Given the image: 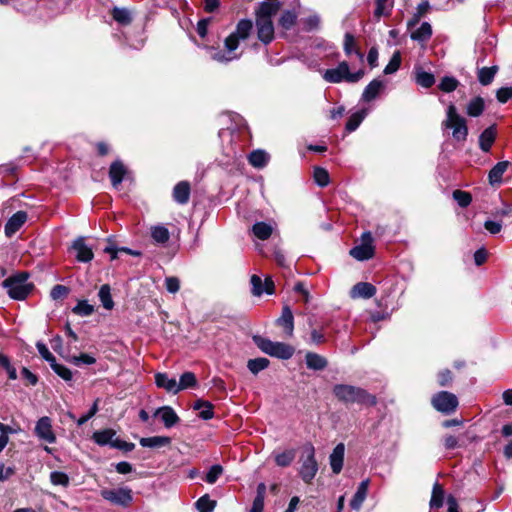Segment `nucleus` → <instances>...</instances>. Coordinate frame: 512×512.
I'll return each mask as SVG.
<instances>
[{
  "label": "nucleus",
  "mask_w": 512,
  "mask_h": 512,
  "mask_svg": "<svg viewBox=\"0 0 512 512\" xmlns=\"http://www.w3.org/2000/svg\"><path fill=\"white\" fill-rule=\"evenodd\" d=\"M254 34H230L224 41V50H217L214 47H209L208 52L211 59L218 62H228L237 57L235 50L239 45L240 40H246ZM257 38L265 45L269 44L274 39V34H256Z\"/></svg>",
  "instance_id": "nucleus-1"
},
{
  "label": "nucleus",
  "mask_w": 512,
  "mask_h": 512,
  "mask_svg": "<svg viewBox=\"0 0 512 512\" xmlns=\"http://www.w3.org/2000/svg\"><path fill=\"white\" fill-rule=\"evenodd\" d=\"M334 396L345 404H359L366 406H375L377 404L376 396L370 394L367 390L348 384H337L333 387Z\"/></svg>",
  "instance_id": "nucleus-2"
},
{
  "label": "nucleus",
  "mask_w": 512,
  "mask_h": 512,
  "mask_svg": "<svg viewBox=\"0 0 512 512\" xmlns=\"http://www.w3.org/2000/svg\"><path fill=\"white\" fill-rule=\"evenodd\" d=\"M441 125L443 129L452 131V137L457 142L466 141L468 136L467 120L458 113L453 103L447 106L446 118Z\"/></svg>",
  "instance_id": "nucleus-3"
},
{
  "label": "nucleus",
  "mask_w": 512,
  "mask_h": 512,
  "mask_svg": "<svg viewBox=\"0 0 512 512\" xmlns=\"http://www.w3.org/2000/svg\"><path fill=\"white\" fill-rule=\"evenodd\" d=\"M281 8V2H259L254 9L257 32H274L273 17Z\"/></svg>",
  "instance_id": "nucleus-4"
},
{
  "label": "nucleus",
  "mask_w": 512,
  "mask_h": 512,
  "mask_svg": "<svg viewBox=\"0 0 512 512\" xmlns=\"http://www.w3.org/2000/svg\"><path fill=\"white\" fill-rule=\"evenodd\" d=\"M28 278L27 272H20L3 281V287L7 290L10 298L24 300L31 293L33 284L28 282Z\"/></svg>",
  "instance_id": "nucleus-5"
},
{
  "label": "nucleus",
  "mask_w": 512,
  "mask_h": 512,
  "mask_svg": "<svg viewBox=\"0 0 512 512\" xmlns=\"http://www.w3.org/2000/svg\"><path fill=\"white\" fill-rule=\"evenodd\" d=\"M300 463L301 466L299 468V476L306 484H310L318 472V463L315 458V448L311 443H306L302 447Z\"/></svg>",
  "instance_id": "nucleus-6"
},
{
  "label": "nucleus",
  "mask_w": 512,
  "mask_h": 512,
  "mask_svg": "<svg viewBox=\"0 0 512 512\" xmlns=\"http://www.w3.org/2000/svg\"><path fill=\"white\" fill-rule=\"evenodd\" d=\"M364 75L363 70H358L357 72L351 73L349 71V65L347 62L343 61L338 64L336 68L327 69L323 75L324 79L330 83H339L343 80L355 83L358 82Z\"/></svg>",
  "instance_id": "nucleus-7"
},
{
  "label": "nucleus",
  "mask_w": 512,
  "mask_h": 512,
  "mask_svg": "<svg viewBox=\"0 0 512 512\" xmlns=\"http://www.w3.org/2000/svg\"><path fill=\"white\" fill-rule=\"evenodd\" d=\"M115 435V430L104 429L95 431L92 435V439L99 446L109 445L112 448L123 450L125 452H130L135 448L134 443L115 438Z\"/></svg>",
  "instance_id": "nucleus-8"
},
{
  "label": "nucleus",
  "mask_w": 512,
  "mask_h": 512,
  "mask_svg": "<svg viewBox=\"0 0 512 512\" xmlns=\"http://www.w3.org/2000/svg\"><path fill=\"white\" fill-rule=\"evenodd\" d=\"M255 343L264 353L280 359H289L294 354V348L282 342H273L262 337H255Z\"/></svg>",
  "instance_id": "nucleus-9"
},
{
  "label": "nucleus",
  "mask_w": 512,
  "mask_h": 512,
  "mask_svg": "<svg viewBox=\"0 0 512 512\" xmlns=\"http://www.w3.org/2000/svg\"><path fill=\"white\" fill-rule=\"evenodd\" d=\"M432 406L443 414H451L458 407L457 397L448 391L436 393L431 400Z\"/></svg>",
  "instance_id": "nucleus-10"
},
{
  "label": "nucleus",
  "mask_w": 512,
  "mask_h": 512,
  "mask_svg": "<svg viewBox=\"0 0 512 512\" xmlns=\"http://www.w3.org/2000/svg\"><path fill=\"white\" fill-rule=\"evenodd\" d=\"M103 499L122 507H127L133 500L132 490L128 487L117 489H103L100 491Z\"/></svg>",
  "instance_id": "nucleus-11"
},
{
  "label": "nucleus",
  "mask_w": 512,
  "mask_h": 512,
  "mask_svg": "<svg viewBox=\"0 0 512 512\" xmlns=\"http://www.w3.org/2000/svg\"><path fill=\"white\" fill-rule=\"evenodd\" d=\"M350 255L359 261H365L373 257V237L370 232H365L362 235V243L353 247L350 250Z\"/></svg>",
  "instance_id": "nucleus-12"
},
{
  "label": "nucleus",
  "mask_w": 512,
  "mask_h": 512,
  "mask_svg": "<svg viewBox=\"0 0 512 512\" xmlns=\"http://www.w3.org/2000/svg\"><path fill=\"white\" fill-rule=\"evenodd\" d=\"M34 433L39 440L54 444L56 435L52 427V420L48 416H43L36 422Z\"/></svg>",
  "instance_id": "nucleus-13"
},
{
  "label": "nucleus",
  "mask_w": 512,
  "mask_h": 512,
  "mask_svg": "<svg viewBox=\"0 0 512 512\" xmlns=\"http://www.w3.org/2000/svg\"><path fill=\"white\" fill-rule=\"evenodd\" d=\"M70 251L74 254L78 262L87 263L94 257L93 250L86 244L84 237L75 239L70 247Z\"/></svg>",
  "instance_id": "nucleus-14"
},
{
  "label": "nucleus",
  "mask_w": 512,
  "mask_h": 512,
  "mask_svg": "<svg viewBox=\"0 0 512 512\" xmlns=\"http://www.w3.org/2000/svg\"><path fill=\"white\" fill-rule=\"evenodd\" d=\"M300 7V1L294 0L293 1V8L292 9H285L281 12L279 18H278V25L283 30H291L298 18V11L296 8Z\"/></svg>",
  "instance_id": "nucleus-15"
},
{
  "label": "nucleus",
  "mask_w": 512,
  "mask_h": 512,
  "mask_svg": "<svg viewBox=\"0 0 512 512\" xmlns=\"http://www.w3.org/2000/svg\"><path fill=\"white\" fill-rule=\"evenodd\" d=\"M154 416H159L166 428H171L180 421V418L170 406L159 407L154 412Z\"/></svg>",
  "instance_id": "nucleus-16"
},
{
  "label": "nucleus",
  "mask_w": 512,
  "mask_h": 512,
  "mask_svg": "<svg viewBox=\"0 0 512 512\" xmlns=\"http://www.w3.org/2000/svg\"><path fill=\"white\" fill-rule=\"evenodd\" d=\"M375 294L376 287L368 282H359L355 284L350 291V297L353 299H369L372 298Z\"/></svg>",
  "instance_id": "nucleus-17"
},
{
  "label": "nucleus",
  "mask_w": 512,
  "mask_h": 512,
  "mask_svg": "<svg viewBox=\"0 0 512 512\" xmlns=\"http://www.w3.org/2000/svg\"><path fill=\"white\" fill-rule=\"evenodd\" d=\"M345 446L339 443L329 456V463L334 474H339L343 468Z\"/></svg>",
  "instance_id": "nucleus-18"
},
{
  "label": "nucleus",
  "mask_w": 512,
  "mask_h": 512,
  "mask_svg": "<svg viewBox=\"0 0 512 512\" xmlns=\"http://www.w3.org/2000/svg\"><path fill=\"white\" fill-rule=\"evenodd\" d=\"M27 213L25 211H18L13 214L5 224V233L7 236L15 234L26 222Z\"/></svg>",
  "instance_id": "nucleus-19"
},
{
  "label": "nucleus",
  "mask_w": 512,
  "mask_h": 512,
  "mask_svg": "<svg viewBox=\"0 0 512 512\" xmlns=\"http://www.w3.org/2000/svg\"><path fill=\"white\" fill-rule=\"evenodd\" d=\"M496 136L497 130L495 125L486 128L479 136L478 142L480 149L485 153L489 152L496 140Z\"/></svg>",
  "instance_id": "nucleus-20"
},
{
  "label": "nucleus",
  "mask_w": 512,
  "mask_h": 512,
  "mask_svg": "<svg viewBox=\"0 0 512 512\" xmlns=\"http://www.w3.org/2000/svg\"><path fill=\"white\" fill-rule=\"evenodd\" d=\"M191 187L189 182L181 181L177 183L173 189V199L181 205L188 203L190 198Z\"/></svg>",
  "instance_id": "nucleus-21"
},
{
  "label": "nucleus",
  "mask_w": 512,
  "mask_h": 512,
  "mask_svg": "<svg viewBox=\"0 0 512 512\" xmlns=\"http://www.w3.org/2000/svg\"><path fill=\"white\" fill-rule=\"evenodd\" d=\"M277 324L285 329L288 337L293 336L294 331V317L291 309L288 306H284L282 314L277 320Z\"/></svg>",
  "instance_id": "nucleus-22"
},
{
  "label": "nucleus",
  "mask_w": 512,
  "mask_h": 512,
  "mask_svg": "<svg viewBox=\"0 0 512 512\" xmlns=\"http://www.w3.org/2000/svg\"><path fill=\"white\" fill-rule=\"evenodd\" d=\"M155 384L159 388H163L169 393L177 394V381L175 378H169L166 373L155 374Z\"/></svg>",
  "instance_id": "nucleus-23"
},
{
  "label": "nucleus",
  "mask_w": 512,
  "mask_h": 512,
  "mask_svg": "<svg viewBox=\"0 0 512 512\" xmlns=\"http://www.w3.org/2000/svg\"><path fill=\"white\" fill-rule=\"evenodd\" d=\"M508 166V161H501L492 167L488 173V180L490 185L494 186L502 183L503 175L506 172Z\"/></svg>",
  "instance_id": "nucleus-24"
},
{
  "label": "nucleus",
  "mask_w": 512,
  "mask_h": 512,
  "mask_svg": "<svg viewBox=\"0 0 512 512\" xmlns=\"http://www.w3.org/2000/svg\"><path fill=\"white\" fill-rule=\"evenodd\" d=\"M126 174V168L121 161H114L109 169V177L113 187L117 188Z\"/></svg>",
  "instance_id": "nucleus-25"
},
{
  "label": "nucleus",
  "mask_w": 512,
  "mask_h": 512,
  "mask_svg": "<svg viewBox=\"0 0 512 512\" xmlns=\"http://www.w3.org/2000/svg\"><path fill=\"white\" fill-rule=\"evenodd\" d=\"M368 488H369V480L368 479L363 480L359 484L356 493L354 494L352 500L350 501V506L352 509L358 510L362 506L364 500L367 497Z\"/></svg>",
  "instance_id": "nucleus-26"
},
{
  "label": "nucleus",
  "mask_w": 512,
  "mask_h": 512,
  "mask_svg": "<svg viewBox=\"0 0 512 512\" xmlns=\"http://www.w3.org/2000/svg\"><path fill=\"white\" fill-rule=\"evenodd\" d=\"M269 154L264 150H254L248 156V161L251 166L257 169L264 168L269 161Z\"/></svg>",
  "instance_id": "nucleus-27"
},
{
  "label": "nucleus",
  "mask_w": 512,
  "mask_h": 512,
  "mask_svg": "<svg viewBox=\"0 0 512 512\" xmlns=\"http://www.w3.org/2000/svg\"><path fill=\"white\" fill-rule=\"evenodd\" d=\"M139 443L142 447L160 448L169 445L171 438L167 436L143 437L140 439Z\"/></svg>",
  "instance_id": "nucleus-28"
},
{
  "label": "nucleus",
  "mask_w": 512,
  "mask_h": 512,
  "mask_svg": "<svg viewBox=\"0 0 512 512\" xmlns=\"http://www.w3.org/2000/svg\"><path fill=\"white\" fill-rule=\"evenodd\" d=\"M112 18L122 26L129 25L133 20V12L127 8L114 7L111 11Z\"/></svg>",
  "instance_id": "nucleus-29"
},
{
  "label": "nucleus",
  "mask_w": 512,
  "mask_h": 512,
  "mask_svg": "<svg viewBox=\"0 0 512 512\" xmlns=\"http://www.w3.org/2000/svg\"><path fill=\"white\" fill-rule=\"evenodd\" d=\"M305 361L307 367L312 370H323L328 364L325 357L314 352H308L305 356Z\"/></svg>",
  "instance_id": "nucleus-30"
},
{
  "label": "nucleus",
  "mask_w": 512,
  "mask_h": 512,
  "mask_svg": "<svg viewBox=\"0 0 512 512\" xmlns=\"http://www.w3.org/2000/svg\"><path fill=\"white\" fill-rule=\"evenodd\" d=\"M484 110L485 102L480 96L472 98L466 106V114L470 117H479Z\"/></svg>",
  "instance_id": "nucleus-31"
},
{
  "label": "nucleus",
  "mask_w": 512,
  "mask_h": 512,
  "mask_svg": "<svg viewBox=\"0 0 512 512\" xmlns=\"http://www.w3.org/2000/svg\"><path fill=\"white\" fill-rule=\"evenodd\" d=\"M253 235L260 240H267L273 233L274 227L266 222H256L252 226Z\"/></svg>",
  "instance_id": "nucleus-32"
},
{
  "label": "nucleus",
  "mask_w": 512,
  "mask_h": 512,
  "mask_svg": "<svg viewBox=\"0 0 512 512\" xmlns=\"http://www.w3.org/2000/svg\"><path fill=\"white\" fill-rule=\"evenodd\" d=\"M382 88H383V82L381 80L374 79L364 89V92L362 94L363 100L369 102V101L375 99L378 96V94L380 93V91L382 90Z\"/></svg>",
  "instance_id": "nucleus-33"
},
{
  "label": "nucleus",
  "mask_w": 512,
  "mask_h": 512,
  "mask_svg": "<svg viewBox=\"0 0 512 512\" xmlns=\"http://www.w3.org/2000/svg\"><path fill=\"white\" fill-rule=\"evenodd\" d=\"M344 51L347 56H351L353 53L357 56L360 62H363L364 55L359 51L356 46V41L353 34H346L344 39Z\"/></svg>",
  "instance_id": "nucleus-34"
},
{
  "label": "nucleus",
  "mask_w": 512,
  "mask_h": 512,
  "mask_svg": "<svg viewBox=\"0 0 512 512\" xmlns=\"http://www.w3.org/2000/svg\"><path fill=\"white\" fill-rule=\"evenodd\" d=\"M151 237L158 244H165L170 238V232L164 225H155L151 229Z\"/></svg>",
  "instance_id": "nucleus-35"
},
{
  "label": "nucleus",
  "mask_w": 512,
  "mask_h": 512,
  "mask_svg": "<svg viewBox=\"0 0 512 512\" xmlns=\"http://www.w3.org/2000/svg\"><path fill=\"white\" fill-rule=\"evenodd\" d=\"M198 385V381L196 378V375L193 372H184L179 379V382L177 383V389L178 393L181 390L189 389V388H195Z\"/></svg>",
  "instance_id": "nucleus-36"
},
{
  "label": "nucleus",
  "mask_w": 512,
  "mask_h": 512,
  "mask_svg": "<svg viewBox=\"0 0 512 512\" xmlns=\"http://www.w3.org/2000/svg\"><path fill=\"white\" fill-rule=\"evenodd\" d=\"M98 297L102 303V306L107 309L111 310L114 307V301L111 296V289L108 284H104L100 287L98 292Z\"/></svg>",
  "instance_id": "nucleus-37"
},
{
  "label": "nucleus",
  "mask_w": 512,
  "mask_h": 512,
  "mask_svg": "<svg viewBox=\"0 0 512 512\" xmlns=\"http://www.w3.org/2000/svg\"><path fill=\"white\" fill-rule=\"evenodd\" d=\"M193 408L200 410L199 416L204 420H210L214 417L213 405L208 401L198 400L195 402Z\"/></svg>",
  "instance_id": "nucleus-38"
},
{
  "label": "nucleus",
  "mask_w": 512,
  "mask_h": 512,
  "mask_svg": "<svg viewBox=\"0 0 512 512\" xmlns=\"http://www.w3.org/2000/svg\"><path fill=\"white\" fill-rule=\"evenodd\" d=\"M216 501L210 499L208 494L201 496L195 503L198 512H213L216 507Z\"/></svg>",
  "instance_id": "nucleus-39"
},
{
  "label": "nucleus",
  "mask_w": 512,
  "mask_h": 512,
  "mask_svg": "<svg viewBox=\"0 0 512 512\" xmlns=\"http://www.w3.org/2000/svg\"><path fill=\"white\" fill-rule=\"evenodd\" d=\"M497 73V67H483L478 71V80L482 85H489Z\"/></svg>",
  "instance_id": "nucleus-40"
},
{
  "label": "nucleus",
  "mask_w": 512,
  "mask_h": 512,
  "mask_svg": "<svg viewBox=\"0 0 512 512\" xmlns=\"http://www.w3.org/2000/svg\"><path fill=\"white\" fill-rule=\"evenodd\" d=\"M416 83L424 88H430L435 83V77L432 73L419 69L416 71Z\"/></svg>",
  "instance_id": "nucleus-41"
},
{
  "label": "nucleus",
  "mask_w": 512,
  "mask_h": 512,
  "mask_svg": "<svg viewBox=\"0 0 512 512\" xmlns=\"http://www.w3.org/2000/svg\"><path fill=\"white\" fill-rule=\"evenodd\" d=\"M444 490L439 483H435L432 490V496L430 500L431 508H440L443 505Z\"/></svg>",
  "instance_id": "nucleus-42"
},
{
  "label": "nucleus",
  "mask_w": 512,
  "mask_h": 512,
  "mask_svg": "<svg viewBox=\"0 0 512 512\" xmlns=\"http://www.w3.org/2000/svg\"><path fill=\"white\" fill-rule=\"evenodd\" d=\"M269 365V360L264 357H259L255 359H250L247 363V367L251 373L254 375L258 374L260 371L266 369Z\"/></svg>",
  "instance_id": "nucleus-43"
},
{
  "label": "nucleus",
  "mask_w": 512,
  "mask_h": 512,
  "mask_svg": "<svg viewBox=\"0 0 512 512\" xmlns=\"http://www.w3.org/2000/svg\"><path fill=\"white\" fill-rule=\"evenodd\" d=\"M393 7L392 0H376L374 16L380 18L390 13Z\"/></svg>",
  "instance_id": "nucleus-44"
},
{
  "label": "nucleus",
  "mask_w": 512,
  "mask_h": 512,
  "mask_svg": "<svg viewBox=\"0 0 512 512\" xmlns=\"http://www.w3.org/2000/svg\"><path fill=\"white\" fill-rule=\"evenodd\" d=\"M295 458V451L293 449L283 451L275 455V462L280 467L289 466Z\"/></svg>",
  "instance_id": "nucleus-45"
},
{
  "label": "nucleus",
  "mask_w": 512,
  "mask_h": 512,
  "mask_svg": "<svg viewBox=\"0 0 512 512\" xmlns=\"http://www.w3.org/2000/svg\"><path fill=\"white\" fill-rule=\"evenodd\" d=\"M365 116L366 112L364 110L352 114L346 123V130L348 132L355 131L364 120Z\"/></svg>",
  "instance_id": "nucleus-46"
},
{
  "label": "nucleus",
  "mask_w": 512,
  "mask_h": 512,
  "mask_svg": "<svg viewBox=\"0 0 512 512\" xmlns=\"http://www.w3.org/2000/svg\"><path fill=\"white\" fill-rule=\"evenodd\" d=\"M72 312L78 316H90L94 312V306L89 304L86 300H80L73 307Z\"/></svg>",
  "instance_id": "nucleus-47"
},
{
  "label": "nucleus",
  "mask_w": 512,
  "mask_h": 512,
  "mask_svg": "<svg viewBox=\"0 0 512 512\" xmlns=\"http://www.w3.org/2000/svg\"><path fill=\"white\" fill-rule=\"evenodd\" d=\"M313 177L315 182L321 187H325L329 184V173L326 169L322 167L314 168Z\"/></svg>",
  "instance_id": "nucleus-48"
},
{
  "label": "nucleus",
  "mask_w": 512,
  "mask_h": 512,
  "mask_svg": "<svg viewBox=\"0 0 512 512\" xmlns=\"http://www.w3.org/2000/svg\"><path fill=\"white\" fill-rule=\"evenodd\" d=\"M401 65V54L400 51H395L389 61V63L384 68V73L386 75L395 73Z\"/></svg>",
  "instance_id": "nucleus-49"
},
{
  "label": "nucleus",
  "mask_w": 512,
  "mask_h": 512,
  "mask_svg": "<svg viewBox=\"0 0 512 512\" xmlns=\"http://www.w3.org/2000/svg\"><path fill=\"white\" fill-rule=\"evenodd\" d=\"M104 252L105 253H108L110 254L111 256V260H114L117 258V254L118 252H124V253H127V254H130V255H134V256H138L140 255V252H137V251H133L129 248H126V247H122V248H117L114 244L110 243L109 245H107L105 248H104Z\"/></svg>",
  "instance_id": "nucleus-50"
},
{
  "label": "nucleus",
  "mask_w": 512,
  "mask_h": 512,
  "mask_svg": "<svg viewBox=\"0 0 512 512\" xmlns=\"http://www.w3.org/2000/svg\"><path fill=\"white\" fill-rule=\"evenodd\" d=\"M453 198L462 208L469 206L472 202V196L469 192L462 190H455L453 192Z\"/></svg>",
  "instance_id": "nucleus-51"
},
{
  "label": "nucleus",
  "mask_w": 512,
  "mask_h": 512,
  "mask_svg": "<svg viewBox=\"0 0 512 512\" xmlns=\"http://www.w3.org/2000/svg\"><path fill=\"white\" fill-rule=\"evenodd\" d=\"M459 85V82L454 77L445 76L442 78L439 89L443 92L449 93L454 91Z\"/></svg>",
  "instance_id": "nucleus-52"
},
{
  "label": "nucleus",
  "mask_w": 512,
  "mask_h": 512,
  "mask_svg": "<svg viewBox=\"0 0 512 512\" xmlns=\"http://www.w3.org/2000/svg\"><path fill=\"white\" fill-rule=\"evenodd\" d=\"M0 366L6 370L9 379H17V371L15 367L11 365L9 358L3 353H0Z\"/></svg>",
  "instance_id": "nucleus-53"
},
{
  "label": "nucleus",
  "mask_w": 512,
  "mask_h": 512,
  "mask_svg": "<svg viewBox=\"0 0 512 512\" xmlns=\"http://www.w3.org/2000/svg\"><path fill=\"white\" fill-rule=\"evenodd\" d=\"M223 473V467L219 464L211 466L205 476V481L209 484H214Z\"/></svg>",
  "instance_id": "nucleus-54"
},
{
  "label": "nucleus",
  "mask_w": 512,
  "mask_h": 512,
  "mask_svg": "<svg viewBox=\"0 0 512 512\" xmlns=\"http://www.w3.org/2000/svg\"><path fill=\"white\" fill-rule=\"evenodd\" d=\"M53 371L65 381L72 380V372L64 365L58 364L56 361L50 365Z\"/></svg>",
  "instance_id": "nucleus-55"
},
{
  "label": "nucleus",
  "mask_w": 512,
  "mask_h": 512,
  "mask_svg": "<svg viewBox=\"0 0 512 512\" xmlns=\"http://www.w3.org/2000/svg\"><path fill=\"white\" fill-rule=\"evenodd\" d=\"M50 481L53 485L68 486L69 477L66 473L60 471H53L50 474Z\"/></svg>",
  "instance_id": "nucleus-56"
},
{
  "label": "nucleus",
  "mask_w": 512,
  "mask_h": 512,
  "mask_svg": "<svg viewBox=\"0 0 512 512\" xmlns=\"http://www.w3.org/2000/svg\"><path fill=\"white\" fill-rule=\"evenodd\" d=\"M36 348H37L39 354L41 355V357L43 359H45L47 362H49L50 365H52L56 361V358L49 351L48 347L44 343L37 342L36 343Z\"/></svg>",
  "instance_id": "nucleus-57"
},
{
  "label": "nucleus",
  "mask_w": 512,
  "mask_h": 512,
  "mask_svg": "<svg viewBox=\"0 0 512 512\" xmlns=\"http://www.w3.org/2000/svg\"><path fill=\"white\" fill-rule=\"evenodd\" d=\"M252 294L254 296H261L264 293L262 279L258 275H252L251 279Z\"/></svg>",
  "instance_id": "nucleus-58"
},
{
  "label": "nucleus",
  "mask_w": 512,
  "mask_h": 512,
  "mask_svg": "<svg viewBox=\"0 0 512 512\" xmlns=\"http://www.w3.org/2000/svg\"><path fill=\"white\" fill-rule=\"evenodd\" d=\"M69 294V288L64 285H55L51 292L50 296L53 300H58L66 297Z\"/></svg>",
  "instance_id": "nucleus-59"
},
{
  "label": "nucleus",
  "mask_w": 512,
  "mask_h": 512,
  "mask_svg": "<svg viewBox=\"0 0 512 512\" xmlns=\"http://www.w3.org/2000/svg\"><path fill=\"white\" fill-rule=\"evenodd\" d=\"M125 35V41L130 43V46L132 48L138 49L143 46L144 44V38H142V34H124Z\"/></svg>",
  "instance_id": "nucleus-60"
},
{
  "label": "nucleus",
  "mask_w": 512,
  "mask_h": 512,
  "mask_svg": "<svg viewBox=\"0 0 512 512\" xmlns=\"http://www.w3.org/2000/svg\"><path fill=\"white\" fill-rule=\"evenodd\" d=\"M98 403H99V399H96L95 402L93 403V405L91 406V408L89 409V411L86 414L82 415L77 420L78 426L84 425L90 418H92L98 412V410H99Z\"/></svg>",
  "instance_id": "nucleus-61"
},
{
  "label": "nucleus",
  "mask_w": 512,
  "mask_h": 512,
  "mask_svg": "<svg viewBox=\"0 0 512 512\" xmlns=\"http://www.w3.org/2000/svg\"><path fill=\"white\" fill-rule=\"evenodd\" d=\"M165 287L169 293H177L180 289V280L177 277H167L165 279Z\"/></svg>",
  "instance_id": "nucleus-62"
},
{
  "label": "nucleus",
  "mask_w": 512,
  "mask_h": 512,
  "mask_svg": "<svg viewBox=\"0 0 512 512\" xmlns=\"http://www.w3.org/2000/svg\"><path fill=\"white\" fill-rule=\"evenodd\" d=\"M453 379L452 372L449 369H444L438 373V383L440 386H448Z\"/></svg>",
  "instance_id": "nucleus-63"
},
{
  "label": "nucleus",
  "mask_w": 512,
  "mask_h": 512,
  "mask_svg": "<svg viewBox=\"0 0 512 512\" xmlns=\"http://www.w3.org/2000/svg\"><path fill=\"white\" fill-rule=\"evenodd\" d=\"M497 100L500 103H506L512 98V87H502L496 93Z\"/></svg>",
  "instance_id": "nucleus-64"
}]
</instances>
